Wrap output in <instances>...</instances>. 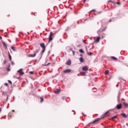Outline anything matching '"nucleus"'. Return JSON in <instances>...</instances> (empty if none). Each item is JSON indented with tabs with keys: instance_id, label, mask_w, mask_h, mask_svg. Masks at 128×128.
I'll list each match as a JSON object with an SVG mask.
<instances>
[{
	"instance_id": "obj_1",
	"label": "nucleus",
	"mask_w": 128,
	"mask_h": 128,
	"mask_svg": "<svg viewBox=\"0 0 128 128\" xmlns=\"http://www.w3.org/2000/svg\"><path fill=\"white\" fill-rule=\"evenodd\" d=\"M40 46L42 48L41 54H43L46 50V45H44V43H41L40 44Z\"/></svg>"
},
{
	"instance_id": "obj_2",
	"label": "nucleus",
	"mask_w": 128,
	"mask_h": 128,
	"mask_svg": "<svg viewBox=\"0 0 128 128\" xmlns=\"http://www.w3.org/2000/svg\"><path fill=\"white\" fill-rule=\"evenodd\" d=\"M52 36H54V34L52 33V32H51L49 36L48 42H52Z\"/></svg>"
},
{
	"instance_id": "obj_3",
	"label": "nucleus",
	"mask_w": 128,
	"mask_h": 128,
	"mask_svg": "<svg viewBox=\"0 0 128 128\" xmlns=\"http://www.w3.org/2000/svg\"><path fill=\"white\" fill-rule=\"evenodd\" d=\"M18 74H21V76L24 75V72L22 71V68H20L19 70L17 71Z\"/></svg>"
},
{
	"instance_id": "obj_4",
	"label": "nucleus",
	"mask_w": 128,
	"mask_h": 128,
	"mask_svg": "<svg viewBox=\"0 0 128 128\" xmlns=\"http://www.w3.org/2000/svg\"><path fill=\"white\" fill-rule=\"evenodd\" d=\"M122 106V104H120L116 105V108L117 110H121Z\"/></svg>"
},
{
	"instance_id": "obj_5",
	"label": "nucleus",
	"mask_w": 128,
	"mask_h": 128,
	"mask_svg": "<svg viewBox=\"0 0 128 128\" xmlns=\"http://www.w3.org/2000/svg\"><path fill=\"white\" fill-rule=\"evenodd\" d=\"M72 72V70L70 69H67L64 71V74H70Z\"/></svg>"
},
{
	"instance_id": "obj_6",
	"label": "nucleus",
	"mask_w": 128,
	"mask_h": 128,
	"mask_svg": "<svg viewBox=\"0 0 128 128\" xmlns=\"http://www.w3.org/2000/svg\"><path fill=\"white\" fill-rule=\"evenodd\" d=\"M66 64L67 66H70L72 64V60H68L66 63Z\"/></svg>"
},
{
	"instance_id": "obj_7",
	"label": "nucleus",
	"mask_w": 128,
	"mask_h": 128,
	"mask_svg": "<svg viewBox=\"0 0 128 128\" xmlns=\"http://www.w3.org/2000/svg\"><path fill=\"white\" fill-rule=\"evenodd\" d=\"M82 70H84L85 72H86L88 70V66H84L82 68Z\"/></svg>"
},
{
	"instance_id": "obj_8",
	"label": "nucleus",
	"mask_w": 128,
	"mask_h": 128,
	"mask_svg": "<svg viewBox=\"0 0 128 128\" xmlns=\"http://www.w3.org/2000/svg\"><path fill=\"white\" fill-rule=\"evenodd\" d=\"M36 56V53H34V54H29L28 56L29 58H34Z\"/></svg>"
},
{
	"instance_id": "obj_9",
	"label": "nucleus",
	"mask_w": 128,
	"mask_h": 128,
	"mask_svg": "<svg viewBox=\"0 0 128 128\" xmlns=\"http://www.w3.org/2000/svg\"><path fill=\"white\" fill-rule=\"evenodd\" d=\"M100 118H97V119L94 120L93 122H92V123H93V124H98V122H100Z\"/></svg>"
},
{
	"instance_id": "obj_10",
	"label": "nucleus",
	"mask_w": 128,
	"mask_h": 128,
	"mask_svg": "<svg viewBox=\"0 0 128 128\" xmlns=\"http://www.w3.org/2000/svg\"><path fill=\"white\" fill-rule=\"evenodd\" d=\"M121 116L123 117L124 118H128V116H126V114L124 113H122L121 114Z\"/></svg>"
},
{
	"instance_id": "obj_11",
	"label": "nucleus",
	"mask_w": 128,
	"mask_h": 128,
	"mask_svg": "<svg viewBox=\"0 0 128 128\" xmlns=\"http://www.w3.org/2000/svg\"><path fill=\"white\" fill-rule=\"evenodd\" d=\"M108 114H110L109 111H107L106 112H105L102 116V118H104V116H108Z\"/></svg>"
},
{
	"instance_id": "obj_12",
	"label": "nucleus",
	"mask_w": 128,
	"mask_h": 128,
	"mask_svg": "<svg viewBox=\"0 0 128 128\" xmlns=\"http://www.w3.org/2000/svg\"><path fill=\"white\" fill-rule=\"evenodd\" d=\"M67 50L68 52H72V48H71L68 47Z\"/></svg>"
},
{
	"instance_id": "obj_13",
	"label": "nucleus",
	"mask_w": 128,
	"mask_h": 128,
	"mask_svg": "<svg viewBox=\"0 0 128 128\" xmlns=\"http://www.w3.org/2000/svg\"><path fill=\"white\" fill-rule=\"evenodd\" d=\"M60 90L58 89H56V90L54 91V92H55L56 94H60Z\"/></svg>"
},
{
	"instance_id": "obj_14",
	"label": "nucleus",
	"mask_w": 128,
	"mask_h": 128,
	"mask_svg": "<svg viewBox=\"0 0 128 128\" xmlns=\"http://www.w3.org/2000/svg\"><path fill=\"white\" fill-rule=\"evenodd\" d=\"M2 44L4 46H5L4 48H6V50H8V46H6V44L4 42H3Z\"/></svg>"
},
{
	"instance_id": "obj_15",
	"label": "nucleus",
	"mask_w": 128,
	"mask_h": 128,
	"mask_svg": "<svg viewBox=\"0 0 128 128\" xmlns=\"http://www.w3.org/2000/svg\"><path fill=\"white\" fill-rule=\"evenodd\" d=\"M123 105L124 106V108H128V104L126 102H123Z\"/></svg>"
},
{
	"instance_id": "obj_16",
	"label": "nucleus",
	"mask_w": 128,
	"mask_h": 128,
	"mask_svg": "<svg viewBox=\"0 0 128 128\" xmlns=\"http://www.w3.org/2000/svg\"><path fill=\"white\" fill-rule=\"evenodd\" d=\"M8 54L9 60L10 62H12V56L10 54V52H8Z\"/></svg>"
},
{
	"instance_id": "obj_17",
	"label": "nucleus",
	"mask_w": 128,
	"mask_h": 128,
	"mask_svg": "<svg viewBox=\"0 0 128 128\" xmlns=\"http://www.w3.org/2000/svg\"><path fill=\"white\" fill-rule=\"evenodd\" d=\"M80 52V54H84V50L82 49H80L79 50Z\"/></svg>"
},
{
	"instance_id": "obj_18",
	"label": "nucleus",
	"mask_w": 128,
	"mask_h": 128,
	"mask_svg": "<svg viewBox=\"0 0 128 128\" xmlns=\"http://www.w3.org/2000/svg\"><path fill=\"white\" fill-rule=\"evenodd\" d=\"M100 37H97L96 42H100Z\"/></svg>"
},
{
	"instance_id": "obj_19",
	"label": "nucleus",
	"mask_w": 128,
	"mask_h": 128,
	"mask_svg": "<svg viewBox=\"0 0 128 128\" xmlns=\"http://www.w3.org/2000/svg\"><path fill=\"white\" fill-rule=\"evenodd\" d=\"M80 62H84V58H82V57L80 58Z\"/></svg>"
},
{
	"instance_id": "obj_20",
	"label": "nucleus",
	"mask_w": 128,
	"mask_h": 128,
	"mask_svg": "<svg viewBox=\"0 0 128 128\" xmlns=\"http://www.w3.org/2000/svg\"><path fill=\"white\" fill-rule=\"evenodd\" d=\"M11 49L14 50V52H16V48L13 46H11Z\"/></svg>"
},
{
	"instance_id": "obj_21",
	"label": "nucleus",
	"mask_w": 128,
	"mask_h": 128,
	"mask_svg": "<svg viewBox=\"0 0 128 128\" xmlns=\"http://www.w3.org/2000/svg\"><path fill=\"white\" fill-rule=\"evenodd\" d=\"M111 58H112L113 60H118V58H116V57H114V56H112L111 57Z\"/></svg>"
},
{
	"instance_id": "obj_22",
	"label": "nucleus",
	"mask_w": 128,
	"mask_h": 128,
	"mask_svg": "<svg viewBox=\"0 0 128 128\" xmlns=\"http://www.w3.org/2000/svg\"><path fill=\"white\" fill-rule=\"evenodd\" d=\"M110 74V71L108 70H106L105 71V74L108 75Z\"/></svg>"
},
{
	"instance_id": "obj_23",
	"label": "nucleus",
	"mask_w": 128,
	"mask_h": 128,
	"mask_svg": "<svg viewBox=\"0 0 128 128\" xmlns=\"http://www.w3.org/2000/svg\"><path fill=\"white\" fill-rule=\"evenodd\" d=\"M92 124H94V123L92 122H91L87 125V126H92Z\"/></svg>"
},
{
	"instance_id": "obj_24",
	"label": "nucleus",
	"mask_w": 128,
	"mask_h": 128,
	"mask_svg": "<svg viewBox=\"0 0 128 128\" xmlns=\"http://www.w3.org/2000/svg\"><path fill=\"white\" fill-rule=\"evenodd\" d=\"M40 102H44V98L42 97H40Z\"/></svg>"
},
{
	"instance_id": "obj_25",
	"label": "nucleus",
	"mask_w": 128,
	"mask_h": 128,
	"mask_svg": "<svg viewBox=\"0 0 128 128\" xmlns=\"http://www.w3.org/2000/svg\"><path fill=\"white\" fill-rule=\"evenodd\" d=\"M118 118V116H114L112 117L111 118L112 120H114V118Z\"/></svg>"
},
{
	"instance_id": "obj_26",
	"label": "nucleus",
	"mask_w": 128,
	"mask_h": 128,
	"mask_svg": "<svg viewBox=\"0 0 128 128\" xmlns=\"http://www.w3.org/2000/svg\"><path fill=\"white\" fill-rule=\"evenodd\" d=\"M88 55L92 56V52H88Z\"/></svg>"
},
{
	"instance_id": "obj_27",
	"label": "nucleus",
	"mask_w": 128,
	"mask_h": 128,
	"mask_svg": "<svg viewBox=\"0 0 128 128\" xmlns=\"http://www.w3.org/2000/svg\"><path fill=\"white\" fill-rule=\"evenodd\" d=\"M92 90L93 92H96V88H93Z\"/></svg>"
},
{
	"instance_id": "obj_28",
	"label": "nucleus",
	"mask_w": 128,
	"mask_h": 128,
	"mask_svg": "<svg viewBox=\"0 0 128 128\" xmlns=\"http://www.w3.org/2000/svg\"><path fill=\"white\" fill-rule=\"evenodd\" d=\"M8 82H9V84H12V80H8Z\"/></svg>"
},
{
	"instance_id": "obj_29",
	"label": "nucleus",
	"mask_w": 128,
	"mask_h": 128,
	"mask_svg": "<svg viewBox=\"0 0 128 128\" xmlns=\"http://www.w3.org/2000/svg\"><path fill=\"white\" fill-rule=\"evenodd\" d=\"M72 52L73 54V56H74L76 52L74 51V50H72Z\"/></svg>"
},
{
	"instance_id": "obj_30",
	"label": "nucleus",
	"mask_w": 128,
	"mask_h": 128,
	"mask_svg": "<svg viewBox=\"0 0 128 128\" xmlns=\"http://www.w3.org/2000/svg\"><path fill=\"white\" fill-rule=\"evenodd\" d=\"M4 96H6V92L5 91V92H4Z\"/></svg>"
},
{
	"instance_id": "obj_31",
	"label": "nucleus",
	"mask_w": 128,
	"mask_h": 128,
	"mask_svg": "<svg viewBox=\"0 0 128 128\" xmlns=\"http://www.w3.org/2000/svg\"><path fill=\"white\" fill-rule=\"evenodd\" d=\"M30 74H34V72L31 71L30 72Z\"/></svg>"
},
{
	"instance_id": "obj_32",
	"label": "nucleus",
	"mask_w": 128,
	"mask_h": 128,
	"mask_svg": "<svg viewBox=\"0 0 128 128\" xmlns=\"http://www.w3.org/2000/svg\"><path fill=\"white\" fill-rule=\"evenodd\" d=\"M39 52H40V50H36V54H38Z\"/></svg>"
},
{
	"instance_id": "obj_33",
	"label": "nucleus",
	"mask_w": 128,
	"mask_h": 128,
	"mask_svg": "<svg viewBox=\"0 0 128 128\" xmlns=\"http://www.w3.org/2000/svg\"><path fill=\"white\" fill-rule=\"evenodd\" d=\"M6 64V60H4V64Z\"/></svg>"
},
{
	"instance_id": "obj_34",
	"label": "nucleus",
	"mask_w": 128,
	"mask_h": 128,
	"mask_svg": "<svg viewBox=\"0 0 128 128\" xmlns=\"http://www.w3.org/2000/svg\"><path fill=\"white\" fill-rule=\"evenodd\" d=\"M10 68L8 67V68H7V71H8V72H10Z\"/></svg>"
},
{
	"instance_id": "obj_35",
	"label": "nucleus",
	"mask_w": 128,
	"mask_h": 128,
	"mask_svg": "<svg viewBox=\"0 0 128 128\" xmlns=\"http://www.w3.org/2000/svg\"><path fill=\"white\" fill-rule=\"evenodd\" d=\"M4 86H8V83H4Z\"/></svg>"
},
{
	"instance_id": "obj_36",
	"label": "nucleus",
	"mask_w": 128,
	"mask_h": 128,
	"mask_svg": "<svg viewBox=\"0 0 128 128\" xmlns=\"http://www.w3.org/2000/svg\"><path fill=\"white\" fill-rule=\"evenodd\" d=\"M8 96H6V102H8Z\"/></svg>"
},
{
	"instance_id": "obj_37",
	"label": "nucleus",
	"mask_w": 128,
	"mask_h": 128,
	"mask_svg": "<svg viewBox=\"0 0 128 128\" xmlns=\"http://www.w3.org/2000/svg\"><path fill=\"white\" fill-rule=\"evenodd\" d=\"M83 42L84 44H86V40H83Z\"/></svg>"
},
{
	"instance_id": "obj_38",
	"label": "nucleus",
	"mask_w": 128,
	"mask_h": 128,
	"mask_svg": "<svg viewBox=\"0 0 128 128\" xmlns=\"http://www.w3.org/2000/svg\"><path fill=\"white\" fill-rule=\"evenodd\" d=\"M96 12V10L94 9L90 11V12Z\"/></svg>"
},
{
	"instance_id": "obj_39",
	"label": "nucleus",
	"mask_w": 128,
	"mask_h": 128,
	"mask_svg": "<svg viewBox=\"0 0 128 128\" xmlns=\"http://www.w3.org/2000/svg\"><path fill=\"white\" fill-rule=\"evenodd\" d=\"M11 64H12V66H14V62H12Z\"/></svg>"
},
{
	"instance_id": "obj_40",
	"label": "nucleus",
	"mask_w": 128,
	"mask_h": 128,
	"mask_svg": "<svg viewBox=\"0 0 128 128\" xmlns=\"http://www.w3.org/2000/svg\"><path fill=\"white\" fill-rule=\"evenodd\" d=\"M62 100H66V97L65 96H62Z\"/></svg>"
},
{
	"instance_id": "obj_41",
	"label": "nucleus",
	"mask_w": 128,
	"mask_h": 128,
	"mask_svg": "<svg viewBox=\"0 0 128 128\" xmlns=\"http://www.w3.org/2000/svg\"><path fill=\"white\" fill-rule=\"evenodd\" d=\"M112 0H109L108 1V2H112Z\"/></svg>"
},
{
	"instance_id": "obj_42",
	"label": "nucleus",
	"mask_w": 128,
	"mask_h": 128,
	"mask_svg": "<svg viewBox=\"0 0 128 128\" xmlns=\"http://www.w3.org/2000/svg\"><path fill=\"white\" fill-rule=\"evenodd\" d=\"M111 78H112V76H110V77L109 78L108 80H110Z\"/></svg>"
},
{
	"instance_id": "obj_43",
	"label": "nucleus",
	"mask_w": 128,
	"mask_h": 128,
	"mask_svg": "<svg viewBox=\"0 0 128 128\" xmlns=\"http://www.w3.org/2000/svg\"><path fill=\"white\" fill-rule=\"evenodd\" d=\"M49 64H50V62H49V63H48L46 65V66H48Z\"/></svg>"
},
{
	"instance_id": "obj_44",
	"label": "nucleus",
	"mask_w": 128,
	"mask_h": 128,
	"mask_svg": "<svg viewBox=\"0 0 128 128\" xmlns=\"http://www.w3.org/2000/svg\"><path fill=\"white\" fill-rule=\"evenodd\" d=\"M2 36H0V40H2Z\"/></svg>"
},
{
	"instance_id": "obj_45",
	"label": "nucleus",
	"mask_w": 128,
	"mask_h": 128,
	"mask_svg": "<svg viewBox=\"0 0 128 128\" xmlns=\"http://www.w3.org/2000/svg\"><path fill=\"white\" fill-rule=\"evenodd\" d=\"M50 54V51L48 52V54Z\"/></svg>"
},
{
	"instance_id": "obj_46",
	"label": "nucleus",
	"mask_w": 128,
	"mask_h": 128,
	"mask_svg": "<svg viewBox=\"0 0 128 128\" xmlns=\"http://www.w3.org/2000/svg\"><path fill=\"white\" fill-rule=\"evenodd\" d=\"M118 98H120V94L118 95Z\"/></svg>"
},
{
	"instance_id": "obj_47",
	"label": "nucleus",
	"mask_w": 128,
	"mask_h": 128,
	"mask_svg": "<svg viewBox=\"0 0 128 128\" xmlns=\"http://www.w3.org/2000/svg\"><path fill=\"white\" fill-rule=\"evenodd\" d=\"M112 22V19H110V20H109V22Z\"/></svg>"
},
{
	"instance_id": "obj_48",
	"label": "nucleus",
	"mask_w": 128,
	"mask_h": 128,
	"mask_svg": "<svg viewBox=\"0 0 128 128\" xmlns=\"http://www.w3.org/2000/svg\"><path fill=\"white\" fill-rule=\"evenodd\" d=\"M86 0H84V2H86Z\"/></svg>"
},
{
	"instance_id": "obj_49",
	"label": "nucleus",
	"mask_w": 128,
	"mask_h": 128,
	"mask_svg": "<svg viewBox=\"0 0 128 128\" xmlns=\"http://www.w3.org/2000/svg\"><path fill=\"white\" fill-rule=\"evenodd\" d=\"M10 64H9L8 67L10 68Z\"/></svg>"
},
{
	"instance_id": "obj_50",
	"label": "nucleus",
	"mask_w": 128,
	"mask_h": 128,
	"mask_svg": "<svg viewBox=\"0 0 128 128\" xmlns=\"http://www.w3.org/2000/svg\"><path fill=\"white\" fill-rule=\"evenodd\" d=\"M12 102H14V100H12Z\"/></svg>"
},
{
	"instance_id": "obj_51",
	"label": "nucleus",
	"mask_w": 128,
	"mask_h": 128,
	"mask_svg": "<svg viewBox=\"0 0 128 128\" xmlns=\"http://www.w3.org/2000/svg\"><path fill=\"white\" fill-rule=\"evenodd\" d=\"M80 56H82V54H80Z\"/></svg>"
},
{
	"instance_id": "obj_52",
	"label": "nucleus",
	"mask_w": 128,
	"mask_h": 128,
	"mask_svg": "<svg viewBox=\"0 0 128 128\" xmlns=\"http://www.w3.org/2000/svg\"><path fill=\"white\" fill-rule=\"evenodd\" d=\"M12 112H14V110H12Z\"/></svg>"
},
{
	"instance_id": "obj_53",
	"label": "nucleus",
	"mask_w": 128,
	"mask_h": 128,
	"mask_svg": "<svg viewBox=\"0 0 128 128\" xmlns=\"http://www.w3.org/2000/svg\"><path fill=\"white\" fill-rule=\"evenodd\" d=\"M13 98L14 100V96H13Z\"/></svg>"
},
{
	"instance_id": "obj_54",
	"label": "nucleus",
	"mask_w": 128,
	"mask_h": 128,
	"mask_svg": "<svg viewBox=\"0 0 128 128\" xmlns=\"http://www.w3.org/2000/svg\"><path fill=\"white\" fill-rule=\"evenodd\" d=\"M28 34H30V32H28Z\"/></svg>"
},
{
	"instance_id": "obj_55",
	"label": "nucleus",
	"mask_w": 128,
	"mask_h": 128,
	"mask_svg": "<svg viewBox=\"0 0 128 128\" xmlns=\"http://www.w3.org/2000/svg\"><path fill=\"white\" fill-rule=\"evenodd\" d=\"M104 29H103V30H102V31L104 32Z\"/></svg>"
},
{
	"instance_id": "obj_56",
	"label": "nucleus",
	"mask_w": 128,
	"mask_h": 128,
	"mask_svg": "<svg viewBox=\"0 0 128 128\" xmlns=\"http://www.w3.org/2000/svg\"><path fill=\"white\" fill-rule=\"evenodd\" d=\"M116 86H118V84H117V85H116Z\"/></svg>"
},
{
	"instance_id": "obj_57",
	"label": "nucleus",
	"mask_w": 128,
	"mask_h": 128,
	"mask_svg": "<svg viewBox=\"0 0 128 128\" xmlns=\"http://www.w3.org/2000/svg\"><path fill=\"white\" fill-rule=\"evenodd\" d=\"M0 110H2V108H0Z\"/></svg>"
},
{
	"instance_id": "obj_58",
	"label": "nucleus",
	"mask_w": 128,
	"mask_h": 128,
	"mask_svg": "<svg viewBox=\"0 0 128 128\" xmlns=\"http://www.w3.org/2000/svg\"><path fill=\"white\" fill-rule=\"evenodd\" d=\"M2 88V86H1L0 88Z\"/></svg>"
},
{
	"instance_id": "obj_59",
	"label": "nucleus",
	"mask_w": 128,
	"mask_h": 128,
	"mask_svg": "<svg viewBox=\"0 0 128 128\" xmlns=\"http://www.w3.org/2000/svg\"><path fill=\"white\" fill-rule=\"evenodd\" d=\"M74 114H76V112H74Z\"/></svg>"
},
{
	"instance_id": "obj_60",
	"label": "nucleus",
	"mask_w": 128,
	"mask_h": 128,
	"mask_svg": "<svg viewBox=\"0 0 128 128\" xmlns=\"http://www.w3.org/2000/svg\"><path fill=\"white\" fill-rule=\"evenodd\" d=\"M77 24H78V22H77Z\"/></svg>"
},
{
	"instance_id": "obj_61",
	"label": "nucleus",
	"mask_w": 128,
	"mask_h": 128,
	"mask_svg": "<svg viewBox=\"0 0 128 128\" xmlns=\"http://www.w3.org/2000/svg\"><path fill=\"white\" fill-rule=\"evenodd\" d=\"M122 100H124V99L122 98Z\"/></svg>"
},
{
	"instance_id": "obj_62",
	"label": "nucleus",
	"mask_w": 128,
	"mask_h": 128,
	"mask_svg": "<svg viewBox=\"0 0 128 128\" xmlns=\"http://www.w3.org/2000/svg\"><path fill=\"white\" fill-rule=\"evenodd\" d=\"M86 50H88V48H86Z\"/></svg>"
},
{
	"instance_id": "obj_63",
	"label": "nucleus",
	"mask_w": 128,
	"mask_h": 128,
	"mask_svg": "<svg viewBox=\"0 0 128 128\" xmlns=\"http://www.w3.org/2000/svg\"><path fill=\"white\" fill-rule=\"evenodd\" d=\"M98 14H99L100 13L98 12Z\"/></svg>"
}]
</instances>
